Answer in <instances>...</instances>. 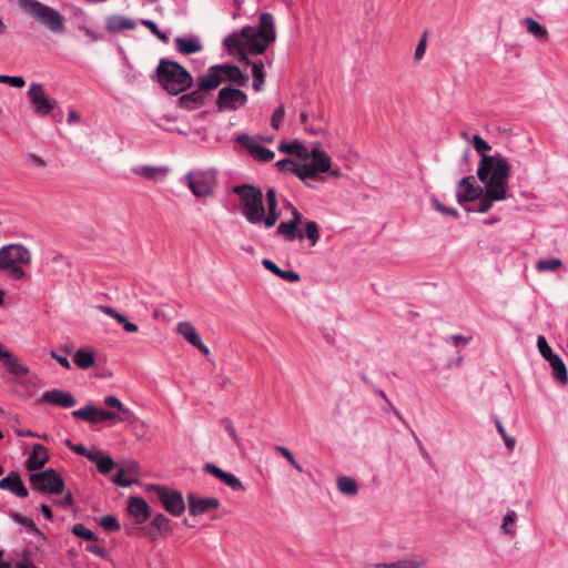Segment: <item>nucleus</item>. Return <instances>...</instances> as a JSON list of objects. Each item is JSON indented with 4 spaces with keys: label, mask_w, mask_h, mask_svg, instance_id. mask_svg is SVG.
Returning a JSON list of instances; mask_svg holds the SVG:
<instances>
[{
    "label": "nucleus",
    "mask_w": 568,
    "mask_h": 568,
    "mask_svg": "<svg viewBox=\"0 0 568 568\" xmlns=\"http://www.w3.org/2000/svg\"><path fill=\"white\" fill-rule=\"evenodd\" d=\"M275 450L278 452L298 473H303L302 465L295 459L293 454L284 446H275Z\"/></svg>",
    "instance_id": "obj_45"
},
{
    "label": "nucleus",
    "mask_w": 568,
    "mask_h": 568,
    "mask_svg": "<svg viewBox=\"0 0 568 568\" xmlns=\"http://www.w3.org/2000/svg\"><path fill=\"white\" fill-rule=\"evenodd\" d=\"M141 23L145 26L151 31V33L158 37L161 41L166 42L169 40L168 36L159 30L154 21L143 19Z\"/></svg>",
    "instance_id": "obj_48"
},
{
    "label": "nucleus",
    "mask_w": 568,
    "mask_h": 568,
    "mask_svg": "<svg viewBox=\"0 0 568 568\" xmlns=\"http://www.w3.org/2000/svg\"><path fill=\"white\" fill-rule=\"evenodd\" d=\"M50 356L55 359L62 367L67 369L71 367L70 361L67 357L59 355L55 351H51Z\"/></svg>",
    "instance_id": "obj_61"
},
{
    "label": "nucleus",
    "mask_w": 568,
    "mask_h": 568,
    "mask_svg": "<svg viewBox=\"0 0 568 568\" xmlns=\"http://www.w3.org/2000/svg\"><path fill=\"white\" fill-rule=\"evenodd\" d=\"M128 511L136 524H143L151 518L149 504L141 497H130Z\"/></svg>",
    "instance_id": "obj_19"
},
{
    "label": "nucleus",
    "mask_w": 568,
    "mask_h": 568,
    "mask_svg": "<svg viewBox=\"0 0 568 568\" xmlns=\"http://www.w3.org/2000/svg\"><path fill=\"white\" fill-rule=\"evenodd\" d=\"M190 513L193 516H200L210 509H215L220 506L216 498H197L195 496L189 497Z\"/></svg>",
    "instance_id": "obj_27"
},
{
    "label": "nucleus",
    "mask_w": 568,
    "mask_h": 568,
    "mask_svg": "<svg viewBox=\"0 0 568 568\" xmlns=\"http://www.w3.org/2000/svg\"><path fill=\"white\" fill-rule=\"evenodd\" d=\"M18 4L20 9L51 32L62 33L64 31V18L58 10L38 0H19Z\"/></svg>",
    "instance_id": "obj_8"
},
{
    "label": "nucleus",
    "mask_w": 568,
    "mask_h": 568,
    "mask_svg": "<svg viewBox=\"0 0 568 568\" xmlns=\"http://www.w3.org/2000/svg\"><path fill=\"white\" fill-rule=\"evenodd\" d=\"M150 489L154 490L159 500L164 509L172 516H181L185 510V503L183 496L178 490L169 489L163 486H151Z\"/></svg>",
    "instance_id": "obj_12"
},
{
    "label": "nucleus",
    "mask_w": 568,
    "mask_h": 568,
    "mask_svg": "<svg viewBox=\"0 0 568 568\" xmlns=\"http://www.w3.org/2000/svg\"><path fill=\"white\" fill-rule=\"evenodd\" d=\"M277 276L287 282H291V283H296L301 278L298 273H296L294 271H284V270H281Z\"/></svg>",
    "instance_id": "obj_57"
},
{
    "label": "nucleus",
    "mask_w": 568,
    "mask_h": 568,
    "mask_svg": "<svg viewBox=\"0 0 568 568\" xmlns=\"http://www.w3.org/2000/svg\"><path fill=\"white\" fill-rule=\"evenodd\" d=\"M101 526L105 530H119L120 524L118 519L111 515L103 516L100 520Z\"/></svg>",
    "instance_id": "obj_51"
},
{
    "label": "nucleus",
    "mask_w": 568,
    "mask_h": 568,
    "mask_svg": "<svg viewBox=\"0 0 568 568\" xmlns=\"http://www.w3.org/2000/svg\"><path fill=\"white\" fill-rule=\"evenodd\" d=\"M33 489L49 495H57L63 491V478L53 469L33 473L29 477Z\"/></svg>",
    "instance_id": "obj_10"
},
{
    "label": "nucleus",
    "mask_w": 568,
    "mask_h": 568,
    "mask_svg": "<svg viewBox=\"0 0 568 568\" xmlns=\"http://www.w3.org/2000/svg\"><path fill=\"white\" fill-rule=\"evenodd\" d=\"M133 173L153 182H162L170 172L168 166L140 165L133 168Z\"/></svg>",
    "instance_id": "obj_25"
},
{
    "label": "nucleus",
    "mask_w": 568,
    "mask_h": 568,
    "mask_svg": "<svg viewBox=\"0 0 568 568\" xmlns=\"http://www.w3.org/2000/svg\"><path fill=\"white\" fill-rule=\"evenodd\" d=\"M233 193L240 196V210L248 223L272 229L278 221V202L274 187H270L266 191V209L263 193L257 187L248 184L237 185L233 187Z\"/></svg>",
    "instance_id": "obj_2"
},
{
    "label": "nucleus",
    "mask_w": 568,
    "mask_h": 568,
    "mask_svg": "<svg viewBox=\"0 0 568 568\" xmlns=\"http://www.w3.org/2000/svg\"><path fill=\"white\" fill-rule=\"evenodd\" d=\"M0 359L9 374L13 376H24L29 373V368L2 344H0Z\"/></svg>",
    "instance_id": "obj_18"
},
{
    "label": "nucleus",
    "mask_w": 568,
    "mask_h": 568,
    "mask_svg": "<svg viewBox=\"0 0 568 568\" xmlns=\"http://www.w3.org/2000/svg\"><path fill=\"white\" fill-rule=\"evenodd\" d=\"M337 489L346 496H355L358 493L357 481L348 476H338L336 479Z\"/></svg>",
    "instance_id": "obj_36"
},
{
    "label": "nucleus",
    "mask_w": 568,
    "mask_h": 568,
    "mask_svg": "<svg viewBox=\"0 0 568 568\" xmlns=\"http://www.w3.org/2000/svg\"><path fill=\"white\" fill-rule=\"evenodd\" d=\"M204 469L206 473L213 475L215 478L223 481L225 485H227L233 490H235V491L244 490V486H243L242 481L236 476H234L231 473H226V471L222 470L214 464H206L204 466Z\"/></svg>",
    "instance_id": "obj_22"
},
{
    "label": "nucleus",
    "mask_w": 568,
    "mask_h": 568,
    "mask_svg": "<svg viewBox=\"0 0 568 568\" xmlns=\"http://www.w3.org/2000/svg\"><path fill=\"white\" fill-rule=\"evenodd\" d=\"M278 150L284 153L296 155L300 160L302 158L307 156V146L303 145L302 143L294 141V142H282L278 146Z\"/></svg>",
    "instance_id": "obj_38"
},
{
    "label": "nucleus",
    "mask_w": 568,
    "mask_h": 568,
    "mask_svg": "<svg viewBox=\"0 0 568 568\" xmlns=\"http://www.w3.org/2000/svg\"><path fill=\"white\" fill-rule=\"evenodd\" d=\"M158 81L165 91L176 95L191 85L192 77L179 63L162 59L158 67Z\"/></svg>",
    "instance_id": "obj_6"
},
{
    "label": "nucleus",
    "mask_w": 568,
    "mask_h": 568,
    "mask_svg": "<svg viewBox=\"0 0 568 568\" xmlns=\"http://www.w3.org/2000/svg\"><path fill=\"white\" fill-rule=\"evenodd\" d=\"M138 476V463L126 462L120 466L118 474L113 477V483L122 487H128L136 481Z\"/></svg>",
    "instance_id": "obj_20"
},
{
    "label": "nucleus",
    "mask_w": 568,
    "mask_h": 568,
    "mask_svg": "<svg viewBox=\"0 0 568 568\" xmlns=\"http://www.w3.org/2000/svg\"><path fill=\"white\" fill-rule=\"evenodd\" d=\"M31 263V253L22 244H8L0 248V271L13 281H24L28 274L24 266Z\"/></svg>",
    "instance_id": "obj_4"
},
{
    "label": "nucleus",
    "mask_w": 568,
    "mask_h": 568,
    "mask_svg": "<svg viewBox=\"0 0 568 568\" xmlns=\"http://www.w3.org/2000/svg\"><path fill=\"white\" fill-rule=\"evenodd\" d=\"M307 156L302 158L297 168L298 178L306 184H308L307 179L316 178L321 173H331L335 178L339 176V169L332 170L331 156L322 151L317 143L307 148Z\"/></svg>",
    "instance_id": "obj_5"
},
{
    "label": "nucleus",
    "mask_w": 568,
    "mask_h": 568,
    "mask_svg": "<svg viewBox=\"0 0 568 568\" xmlns=\"http://www.w3.org/2000/svg\"><path fill=\"white\" fill-rule=\"evenodd\" d=\"M246 102V93L230 85L220 90L215 101L220 111H235L244 106Z\"/></svg>",
    "instance_id": "obj_14"
},
{
    "label": "nucleus",
    "mask_w": 568,
    "mask_h": 568,
    "mask_svg": "<svg viewBox=\"0 0 568 568\" xmlns=\"http://www.w3.org/2000/svg\"><path fill=\"white\" fill-rule=\"evenodd\" d=\"M180 183L187 186L195 197H211L217 184V173L212 168L193 169L180 179Z\"/></svg>",
    "instance_id": "obj_7"
},
{
    "label": "nucleus",
    "mask_w": 568,
    "mask_h": 568,
    "mask_svg": "<svg viewBox=\"0 0 568 568\" xmlns=\"http://www.w3.org/2000/svg\"><path fill=\"white\" fill-rule=\"evenodd\" d=\"M176 332L190 344L196 347L201 353L207 355L210 353L209 347L202 342L199 333L194 325L190 322H179L176 325Z\"/></svg>",
    "instance_id": "obj_17"
},
{
    "label": "nucleus",
    "mask_w": 568,
    "mask_h": 568,
    "mask_svg": "<svg viewBox=\"0 0 568 568\" xmlns=\"http://www.w3.org/2000/svg\"><path fill=\"white\" fill-rule=\"evenodd\" d=\"M521 24L525 27L526 31L535 37L538 40L545 41L548 39V30L546 27L540 24L537 20L532 18H524L521 20Z\"/></svg>",
    "instance_id": "obj_33"
},
{
    "label": "nucleus",
    "mask_w": 568,
    "mask_h": 568,
    "mask_svg": "<svg viewBox=\"0 0 568 568\" xmlns=\"http://www.w3.org/2000/svg\"><path fill=\"white\" fill-rule=\"evenodd\" d=\"M473 144H474V148L475 150L478 152V153H481V155L486 152V151H489L491 149V146L487 143V141H485L481 136L479 135H475L473 138Z\"/></svg>",
    "instance_id": "obj_55"
},
{
    "label": "nucleus",
    "mask_w": 568,
    "mask_h": 568,
    "mask_svg": "<svg viewBox=\"0 0 568 568\" xmlns=\"http://www.w3.org/2000/svg\"><path fill=\"white\" fill-rule=\"evenodd\" d=\"M275 40L274 19L271 13H262L260 28L244 27L240 32H233L224 38L223 44L229 51H239L241 61L250 64L245 51L254 54L263 53Z\"/></svg>",
    "instance_id": "obj_3"
},
{
    "label": "nucleus",
    "mask_w": 568,
    "mask_h": 568,
    "mask_svg": "<svg viewBox=\"0 0 568 568\" xmlns=\"http://www.w3.org/2000/svg\"><path fill=\"white\" fill-rule=\"evenodd\" d=\"M501 437L504 439V443H505L506 447L508 449L513 450L515 448V445H516V439L514 437L508 436L507 434H505Z\"/></svg>",
    "instance_id": "obj_64"
},
{
    "label": "nucleus",
    "mask_w": 568,
    "mask_h": 568,
    "mask_svg": "<svg viewBox=\"0 0 568 568\" xmlns=\"http://www.w3.org/2000/svg\"><path fill=\"white\" fill-rule=\"evenodd\" d=\"M200 94L197 92H192L189 94H184L181 97L180 102L184 106H191L192 104H196L200 100Z\"/></svg>",
    "instance_id": "obj_56"
},
{
    "label": "nucleus",
    "mask_w": 568,
    "mask_h": 568,
    "mask_svg": "<svg viewBox=\"0 0 568 568\" xmlns=\"http://www.w3.org/2000/svg\"><path fill=\"white\" fill-rule=\"evenodd\" d=\"M430 204H432V207H433L435 211H437V212H439V213H442V214H444V215H450V216H453V217H455V219H458V217H459V213H458V211H457L456 209L445 206V205H444V204H443L438 199H436V197H434V199H432V200H430Z\"/></svg>",
    "instance_id": "obj_42"
},
{
    "label": "nucleus",
    "mask_w": 568,
    "mask_h": 568,
    "mask_svg": "<svg viewBox=\"0 0 568 568\" xmlns=\"http://www.w3.org/2000/svg\"><path fill=\"white\" fill-rule=\"evenodd\" d=\"M28 97L30 102L34 106V114L39 116H45L53 111L58 102L53 98L49 97L41 84L31 83L28 90Z\"/></svg>",
    "instance_id": "obj_13"
},
{
    "label": "nucleus",
    "mask_w": 568,
    "mask_h": 568,
    "mask_svg": "<svg viewBox=\"0 0 568 568\" xmlns=\"http://www.w3.org/2000/svg\"><path fill=\"white\" fill-rule=\"evenodd\" d=\"M223 81L220 64L211 67L206 73L197 78V85L201 90L210 91L216 89Z\"/></svg>",
    "instance_id": "obj_23"
},
{
    "label": "nucleus",
    "mask_w": 568,
    "mask_h": 568,
    "mask_svg": "<svg viewBox=\"0 0 568 568\" xmlns=\"http://www.w3.org/2000/svg\"><path fill=\"white\" fill-rule=\"evenodd\" d=\"M427 560L422 555L406 557L390 562H378L373 568H426Z\"/></svg>",
    "instance_id": "obj_24"
},
{
    "label": "nucleus",
    "mask_w": 568,
    "mask_h": 568,
    "mask_svg": "<svg viewBox=\"0 0 568 568\" xmlns=\"http://www.w3.org/2000/svg\"><path fill=\"white\" fill-rule=\"evenodd\" d=\"M0 489L9 490L20 498H26L28 496V490L26 489L20 476L14 471L0 480Z\"/></svg>",
    "instance_id": "obj_26"
},
{
    "label": "nucleus",
    "mask_w": 568,
    "mask_h": 568,
    "mask_svg": "<svg viewBox=\"0 0 568 568\" xmlns=\"http://www.w3.org/2000/svg\"><path fill=\"white\" fill-rule=\"evenodd\" d=\"M263 266L275 275H278L281 268L271 260L264 258L262 261Z\"/></svg>",
    "instance_id": "obj_62"
},
{
    "label": "nucleus",
    "mask_w": 568,
    "mask_h": 568,
    "mask_svg": "<svg viewBox=\"0 0 568 568\" xmlns=\"http://www.w3.org/2000/svg\"><path fill=\"white\" fill-rule=\"evenodd\" d=\"M49 459L47 448L41 444H34L32 452L27 459L28 469L36 470L40 469Z\"/></svg>",
    "instance_id": "obj_30"
},
{
    "label": "nucleus",
    "mask_w": 568,
    "mask_h": 568,
    "mask_svg": "<svg viewBox=\"0 0 568 568\" xmlns=\"http://www.w3.org/2000/svg\"><path fill=\"white\" fill-rule=\"evenodd\" d=\"M73 503V497H72V494L70 491H68L65 494V496L63 497V499H61L60 501H58V505L62 506V507H69L71 506Z\"/></svg>",
    "instance_id": "obj_63"
},
{
    "label": "nucleus",
    "mask_w": 568,
    "mask_h": 568,
    "mask_svg": "<svg viewBox=\"0 0 568 568\" xmlns=\"http://www.w3.org/2000/svg\"><path fill=\"white\" fill-rule=\"evenodd\" d=\"M41 400L64 408L73 407L77 404L75 398L70 393L60 389L44 392Z\"/></svg>",
    "instance_id": "obj_21"
},
{
    "label": "nucleus",
    "mask_w": 568,
    "mask_h": 568,
    "mask_svg": "<svg viewBox=\"0 0 568 568\" xmlns=\"http://www.w3.org/2000/svg\"><path fill=\"white\" fill-rule=\"evenodd\" d=\"M28 162H30V164L39 168V169H44L47 166V162L38 156L37 154H33V153H30L28 154V158H27Z\"/></svg>",
    "instance_id": "obj_59"
},
{
    "label": "nucleus",
    "mask_w": 568,
    "mask_h": 568,
    "mask_svg": "<svg viewBox=\"0 0 568 568\" xmlns=\"http://www.w3.org/2000/svg\"><path fill=\"white\" fill-rule=\"evenodd\" d=\"M236 142L241 148L245 149L252 158H254L257 161L270 162L275 156V153L272 150L263 146L260 143L258 139L251 136L248 134L237 135Z\"/></svg>",
    "instance_id": "obj_16"
},
{
    "label": "nucleus",
    "mask_w": 568,
    "mask_h": 568,
    "mask_svg": "<svg viewBox=\"0 0 568 568\" xmlns=\"http://www.w3.org/2000/svg\"><path fill=\"white\" fill-rule=\"evenodd\" d=\"M276 166L282 171H288L298 176L297 168L300 166V162H294L290 159H283L276 162Z\"/></svg>",
    "instance_id": "obj_47"
},
{
    "label": "nucleus",
    "mask_w": 568,
    "mask_h": 568,
    "mask_svg": "<svg viewBox=\"0 0 568 568\" xmlns=\"http://www.w3.org/2000/svg\"><path fill=\"white\" fill-rule=\"evenodd\" d=\"M221 73H223V81H229L237 87L246 85L248 77L244 74L241 69L232 64H220Z\"/></svg>",
    "instance_id": "obj_29"
},
{
    "label": "nucleus",
    "mask_w": 568,
    "mask_h": 568,
    "mask_svg": "<svg viewBox=\"0 0 568 568\" xmlns=\"http://www.w3.org/2000/svg\"><path fill=\"white\" fill-rule=\"evenodd\" d=\"M72 532L87 541H92L95 538L94 532L83 524L74 525Z\"/></svg>",
    "instance_id": "obj_43"
},
{
    "label": "nucleus",
    "mask_w": 568,
    "mask_h": 568,
    "mask_svg": "<svg viewBox=\"0 0 568 568\" xmlns=\"http://www.w3.org/2000/svg\"><path fill=\"white\" fill-rule=\"evenodd\" d=\"M67 445L78 455L84 456L89 459L90 455H93L97 450V448L88 449L84 445L78 444L73 445L70 440H67Z\"/></svg>",
    "instance_id": "obj_52"
},
{
    "label": "nucleus",
    "mask_w": 568,
    "mask_h": 568,
    "mask_svg": "<svg viewBox=\"0 0 568 568\" xmlns=\"http://www.w3.org/2000/svg\"><path fill=\"white\" fill-rule=\"evenodd\" d=\"M0 83L9 84L13 88H22L26 84V81L22 77H11L0 74Z\"/></svg>",
    "instance_id": "obj_50"
},
{
    "label": "nucleus",
    "mask_w": 568,
    "mask_h": 568,
    "mask_svg": "<svg viewBox=\"0 0 568 568\" xmlns=\"http://www.w3.org/2000/svg\"><path fill=\"white\" fill-rule=\"evenodd\" d=\"M427 48V34L424 33L419 39V42L415 49L414 58L416 61H419L424 58Z\"/></svg>",
    "instance_id": "obj_54"
},
{
    "label": "nucleus",
    "mask_w": 568,
    "mask_h": 568,
    "mask_svg": "<svg viewBox=\"0 0 568 568\" xmlns=\"http://www.w3.org/2000/svg\"><path fill=\"white\" fill-rule=\"evenodd\" d=\"M169 519L163 514H158L152 519V525L156 527L159 530H162L166 527Z\"/></svg>",
    "instance_id": "obj_58"
},
{
    "label": "nucleus",
    "mask_w": 568,
    "mask_h": 568,
    "mask_svg": "<svg viewBox=\"0 0 568 568\" xmlns=\"http://www.w3.org/2000/svg\"><path fill=\"white\" fill-rule=\"evenodd\" d=\"M10 517L16 524L27 528L30 531H33L36 529L33 521L27 517L21 516L20 514L12 513Z\"/></svg>",
    "instance_id": "obj_49"
},
{
    "label": "nucleus",
    "mask_w": 568,
    "mask_h": 568,
    "mask_svg": "<svg viewBox=\"0 0 568 568\" xmlns=\"http://www.w3.org/2000/svg\"><path fill=\"white\" fill-rule=\"evenodd\" d=\"M174 45L176 51L182 54H193L202 50V43L195 36L191 37H176L174 39Z\"/></svg>",
    "instance_id": "obj_28"
},
{
    "label": "nucleus",
    "mask_w": 568,
    "mask_h": 568,
    "mask_svg": "<svg viewBox=\"0 0 568 568\" xmlns=\"http://www.w3.org/2000/svg\"><path fill=\"white\" fill-rule=\"evenodd\" d=\"M252 73L255 79L253 83V89L255 91H262L264 85V73H263V64L262 63H253Z\"/></svg>",
    "instance_id": "obj_41"
},
{
    "label": "nucleus",
    "mask_w": 568,
    "mask_h": 568,
    "mask_svg": "<svg viewBox=\"0 0 568 568\" xmlns=\"http://www.w3.org/2000/svg\"><path fill=\"white\" fill-rule=\"evenodd\" d=\"M483 194L484 189L476 187L471 176L462 179L456 187V197L459 204L475 202L468 211H474L473 209L480 204Z\"/></svg>",
    "instance_id": "obj_15"
},
{
    "label": "nucleus",
    "mask_w": 568,
    "mask_h": 568,
    "mask_svg": "<svg viewBox=\"0 0 568 568\" xmlns=\"http://www.w3.org/2000/svg\"><path fill=\"white\" fill-rule=\"evenodd\" d=\"M284 115H285L284 106L283 105L277 106L275 109V111H274V113L272 115V120H271V125H272L273 129H275V130L280 129V124L283 121Z\"/></svg>",
    "instance_id": "obj_53"
},
{
    "label": "nucleus",
    "mask_w": 568,
    "mask_h": 568,
    "mask_svg": "<svg viewBox=\"0 0 568 568\" xmlns=\"http://www.w3.org/2000/svg\"><path fill=\"white\" fill-rule=\"evenodd\" d=\"M98 310L102 312L103 314L114 318L119 324L123 325L124 322L128 320L123 314L116 312L114 308L108 305H99Z\"/></svg>",
    "instance_id": "obj_46"
},
{
    "label": "nucleus",
    "mask_w": 568,
    "mask_h": 568,
    "mask_svg": "<svg viewBox=\"0 0 568 568\" xmlns=\"http://www.w3.org/2000/svg\"><path fill=\"white\" fill-rule=\"evenodd\" d=\"M136 27L135 21L122 16H112L106 19V29L110 32L132 30Z\"/></svg>",
    "instance_id": "obj_32"
},
{
    "label": "nucleus",
    "mask_w": 568,
    "mask_h": 568,
    "mask_svg": "<svg viewBox=\"0 0 568 568\" xmlns=\"http://www.w3.org/2000/svg\"><path fill=\"white\" fill-rule=\"evenodd\" d=\"M73 362L79 368L88 369L95 363L94 354L89 349H78L73 355Z\"/></svg>",
    "instance_id": "obj_37"
},
{
    "label": "nucleus",
    "mask_w": 568,
    "mask_h": 568,
    "mask_svg": "<svg viewBox=\"0 0 568 568\" xmlns=\"http://www.w3.org/2000/svg\"><path fill=\"white\" fill-rule=\"evenodd\" d=\"M16 434L20 437H37V438H42V439H48V436L45 434L43 435H40V434H37L30 429H17L16 430Z\"/></svg>",
    "instance_id": "obj_60"
},
{
    "label": "nucleus",
    "mask_w": 568,
    "mask_h": 568,
    "mask_svg": "<svg viewBox=\"0 0 568 568\" xmlns=\"http://www.w3.org/2000/svg\"><path fill=\"white\" fill-rule=\"evenodd\" d=\"M551 367L552 377L560 384L566 385L568 383V372L562 359L556 355L551 356L547 361Z\"/></svg>",
    "instance_id": "obj_31"
},
{
    "label": "nucleus",
    "mask_w": 568,
    "mask_h": 568,
    "mask_svg": "<svg viewBox=\"0 0 568 568\" xmlns=\"http://www.w3.org/2000/svg\"><path fill=\"white\" fill-rule=\"evenodd\" d=\"M537 347L540 353V355L548 361V358H551V356H556L557 354H554L551 351V347L547 343V339L544 335H539L537 337Z\"/></svg>",
    "instance_id": "obj_44"
},
{
    "label": "nucleus",
    "mask_w": 568,
    "mask_h": 568,
    "mask_svg": "<svg viewBox=\"0 0 568 568\" xmlns=\"http://www.w3.org/2000/svg\"><path fill=\"white\" fill-rule=\"evenodd\" d=\"M517 520V514L515 510H508L506 515L503 518L501 523V532L504 535H508L510 537H514L516 535L515 524Z\"/></svg>",
    "instance_id": "obj_40"
},
{
    "label": "nucleus",
    "mask_w": 568,
    "mask_h": 568,
    "mask_svg": "<svg viewBox=\"0 0 568 568\" xmlns=\"http://www.w3.org/2000/svg\"><path fill=\"white\" fill-rule=\"evenodd\" d=\"M72 416L91 424H99L98 408L93 404H88L82 408L73 410Z\"/></svg>",
    "instance_id": "obj_35"
},
{
    "label": "nucleus",
    "mask_w": 568,
    "mask_h": 568,
    "mask_svg": "<svg viewBox=\"0 0 568 568\" xmlns=\"http://www.w3.org/2000/svg\"><path fill=\"white\" fill-rule=\"evenodd\" d=\"M511 168L509 162L500 153L483 154L477 168V176L484 184V194L474 212L486 213L496 202H501L508 196V180Z\"/></svg>",
    "instance_id": "obj_1"
},
{
    "label": "nucleus",
    "mask_w": 568,
    "mask_h": 568,
    "mask_svg": "<svg viewBox=\"0 0 568 568\" xmlns=\"http://www.w3.org/2000/svg\"><path fill=\"white\" fill-rule=\"evenodd\" d=\"M104 404L110 408L116 409V412L98 408L99 423L108 420H114L115 423L132 422L134 419L133 412L125 407L118 397L109 395L104 398Z\"/></svg>",
    "instance_id": "obj_11"
},
{
    "label": "nucleus",
    "mask_w": 568,
    "mask_h": 568,
    "mask_svg": "<svg viewBox=\"0 0 568 568\" xmlns=\"http://www.w3.org/2000/svg\"><path fill=\"white\" fill-rule=\"evenodd\" d=\"M89 460L93 462L102 474L110 473L114 467L113 459L110 456L104 455L99 449H97L93 455L89 456Z\"/></svg>",
    "instance_id": "obj_34"
},
{
    "label": "nucleus",
    "mask_w": 568,
    "mask_h": 568,
    "mask_svg": "<svg viewBox=\"0 0 568 568\" xmlns=\"http://www.w3.org/2000/svg\"><path fill=\"white\" fill-rule=\"evenodd\" d=\"M562 266V261L557 257L540 258L536 262V270L538 273L557 272Z\"/></svg>",
    "instance_id": "obj_39"
},
{
    "label": "nucleus",
    "mask_w": 568,
    "mask_h": 568,
    "mask_svg": "<svg viewBox=\"0 0 568 568\" xmlns=\"http://www.w3.org/2000/svg\"><path fill=\"white\" fill-rule=\"evenodd\" d=\"M292 211V219L287 222H281L277 226V234L284 236L287 241H294L295 239L303 240L307 239L311 245L314 246L320 240V230L316 222L311 221L305 225L303 232H297L296 229L302 222V214L296 207L288 203Z\"/></svg>",
    "instance_id": "obj_9"
}]
</instances>
